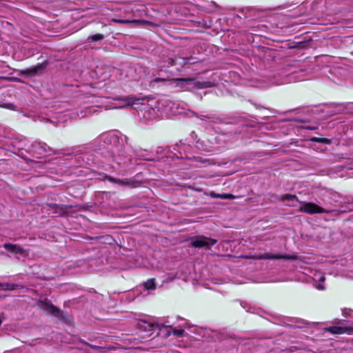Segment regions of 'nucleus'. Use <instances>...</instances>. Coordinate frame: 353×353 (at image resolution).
Segmentation results:
<instances>
[{
	"instance_id": "17",
	"label": "nucleus",
	"mask_w": 353,
	"mask_h": 353,
	"mask_svg": "<svg viewBox=\"0 0 353 353\" xmlns=\"http://www.w3.org/2000/svg\"><path fill=\"white\" fill-rule=\"evenodd\" d=\"M314 281H319L320 283L317 284L316 285V288L318 289V290H325V287L323 284H321V283H323L325 280V275L321 272H319L317 274H316L314 276Z\"/></svg>"
},
{
	"instance_id": "14",
	"label": "nucleus",
	"mask_w": 353,
	"mask_h": 353,
	"mask_svg": "<svg viewBox=\"0 0 353 353\" xmlns=\"http://www.w3.org/2000/svg\"><path fill=\"white\" fill-rule=\"evenodd\" d=\"M326 330L332 334H340L348 332L350 330H353V326H350V327L331 326V327L326 328Z\"/></svg>"
},
{
	"instance_id": "7",
	"label": "nucleus",
	"mask_w": 353,
	"mask_h": 353,
	"mask_svg": "<svg viewBox=\"0 0 353 353\" xmlns=\"http://www.w3.org/2000/svg\"><path fill=\"white\" fill-rule=\"evenodd\" d=\"M216 243V240L203 236H196L191 239V245L196 248H204L210 250Z\"/></svg>"
},
{
	"instance_id": "19",
	"label": "nucleus",
	"mask_w": 353,
	"mask_h": 353,
	"mask_svg": "<svg viewBox=\"0 0 353 353\" xmlns=\"http://www.w3.org/2000/svg\"><path fill=\"white\" fill-rule=\"evenodd\" d=\"M97 109L94 107H85L83 110H81L80 113L77 112L80 117H85L95 112Z\"/></svg>"
},
{
	"instance_id": "22",
	"label": "nucleus",
	"mask_w": 353,
	"mask_h": 353,
	"mask_svg": "<svg viewBox=\"0 0 353 353\" xmlns=\"http://www.w3.org/2000/svg\"><path fill=\"white\" fill-rule=\"evenodd\" d=\"M104 36L101 34H95L88 37L87 42H92L102 40Z\"/></svg>"
},
{
	"instance_id": "10",
	"label": "nucleus",
	"mask_w": 353,
	"mask_h": 353,
	"mask_svg": "<svg viewBox=\"0 0 353 353\" xmlns=\"http://www.w3.org/2000/svg\"><path fill=\"white\" fill-rule=\"evenodd\" d=\"M184 321V323L180 325L179 327H170V329L167 331L165 336H170L173 334L176 337H184L186 336L185 329H188L192 327V325L183 319H181Z\"/></svg>"
},
{
	"instance_id": "32",
	"label": "nucleus",
	"mask_w": 353,
	"mask_h": 353,
	"mask_svg": "<svg viewBox=\"0 0 353 353\" xmlns=\"http://www.w3.org/2000/svg\"><path fill=\"white\" fill-rule=\"evenodd\" d=\"M9 0H0V1H8Z\"/></svg>"
},
{
	"instance_id": "27",
	"label": "nucleus",
	"mask_w": 353,
	"mask_h": 353,
	"mask_svg": "<svg viewBox=\"0 0 353 353\" xmlns=\"http://www.w3.org/2000/svg\"><path fill=\"white\" fill-rule=\"evenodd\" d=\"M300 323V325H299L298 326L300 327H304L305 325H310L309 323H306V322H299Z\"/></svg>"
},
{
	"instance_id": "24",
	"label": "nucleus",
	"mask_w": 353,
	"mask_h": 353,
	"mask_svg": "<svg viewBox=\"0 0 353 353\" xmlns=\"http://www.w3.org/2000/svg\"><path fill=\"white\" fill-rule=\"evenodd\" d=\"M219 199H232L235 197L232 194H221L219 195Z\"/></svg>"
},
{
	"instance_id": "29",
	"label": "nucleus",
	"mask_w": 353,
	"mask_h": 353,
	"mask_svg": "<svg viewBox=\"0 0 353 353\" xmlns=\"http://www.w3.org/2000/svg\"><path fill=\"white\" fill-rule=\"evenodd\" d=\"M221 194H216V193H214V192H211L210 193V196L212 197V198H219V195H220Z\"/></svg>"
},
{
	"instance_id": "1",
	"label": "nucleus",
	"mask_w": 353,
	"mask_h": 353,
	"mask_svg": "<svg viewBox=\"0 0 353 353\" xmlns=\"http://www.w3.org/2000/svg\"><path fill=\"white\" fill-rule=\"evenodd\" d=\"M127 139L119 132L112 131L101 134L95 142L100 144L99 150L103 156L121 165L131 159L126 151Z\"/></svg>"
},
{
	"instance_id": "3",
	"label": "nucleus",
	"mask_w": 353,
	"mask_h": 353,
	"mask_svg": "<svg viewBox=\"0 0 353 353\" xmlns=\"http://www.w3.org/2000/svg\"><path fill=\"white\" fill-rule=\"evenodd\" d=\"M164 112H170L173 114H185L188 117L194 116L196 117L201 120L208 119L212 121H214V117L205 115H199L195 112L190 110L189 109L188 105L183 101H171L164 100Z\"/></svg>"
},
{
	"instance_id": "18",
	"label": "nucleus",
	"mask_w": 353,
	"mask_h": 353,
	"mask_svg": "<svg viewBox=\"0 0 353 353\" xmlns=\"http://www.w3.org/2000/svg\"><path fill=\"white\" fill-rule=\"evenodd\" d=\"M19 285L11 283H0V288L4 291H12L19 288Z\"/></svg>"
},
{
	"instance_id": "28",
	"label": "nucleus",
	"mask_w": 353,
	"mask_h": 353,
	"mask_svg": "<svg viewBox=\"0 0 353 353\" xmlns=\"http://www.w3.org/2000/svg\"><path fill=\"white\" fill-rule=\"evenodd\" d=\"M152 81H154V82H161V81H163L164 79H163V78H154L152 79Z\"/></svg>"
},
{
	"instance_id": "21",
	"label": "nucleus",
	"mask_w": 353,
	"mask_h": 353,
	"mask_svg": "<svg viewBox=\"0 0 353 353\" xmlns=\"http://www.w3.org/2000/svg\"><path fill=\"white\" fill-rule=\"evenodd\" d=\"M144 288L147 290H154L156 288V284L154 279H150L144 283Z\"/></svg>"
},
{
	"instance_id": "15",
	"label": "nucleus",
	"mask_w": 353,
	"mask_h": 353,
	"mask_svg": "<svg viewBox=\"0 0 353 353\" xmlns=\"http://www.w3.org/2000/svg\"><path fill=\"white\" fill-rule=\"evenodd\" d=\"M111 21L114 22V23H121V24H135V25H139V24H141L143 23V21H141V20H129V19H121V18H118V17H113L111 19Z\"/></svg>"
},
{
	"instance_id": "12",
	"label": "nucleus",
	"mask_w": 353,
	"mask_h": 353,
	"mask_svg": "<svg viewBox=\"0 0 353 353\" xmlns=\"http://www.w3.org/2000/svg\"><path fill=\"white\" fill-rule=\"evenodd\" d=\"M3 248L6 250H7L8 252H10L11 253L18 254L21 256L25 255L24 249L22 248L19 245L6 243L3 245Z\"/></svg>"
},
{
	"instance_id": "5",
	"label": "nucleus",
	"mask_w": 353,
	"mask_h": 353,
	"mask_svg": "<svg viewBox=\"0 0 353 353\" xmlns=\"http://www.w3.org/2000/svg\"><path fill=\"white\" fill-rule=\"evenodd\" d=\"M30 151L37 158L44 157L54 153V150L50 147L41 141L33 142L30 145Z\"/></svg>"
},
{
	"instance_id": "2",
	"label": "nucleus",
	"mask_w": 353,
	"mask_h": 353,
	"mask_svg": "<svg viewBox=\"0 0 353 353\" xmlns=\"http://www.w3.org/2000/svg\"><path fill=\"white\" fill-rule=\"evenodd\" d=\"M116 99L123 102V105L121 108L141 105V108L138 111V115L145 121L154 119L159 117L162 112H164V100L163 99L154 102V104L145 103L144 98L133 95L118 97Z\"/></svg>"
},
{
	"instance_id": "8",
	"label": "nucleus",
	"mask_w": 353,
	"mask_h": 353,
	"mask_svg": "<svg viewBox=\"0 0 353 353\" xmlns=\"http://www.w3.org/2000/svg\"><path fill=\"white\" fill-rule=\"evenodd\" d=\"M177 85L185 89H190L192 88H203L210 87V82H203L201 85H199L198 82L195 79L192 78H181L176 79Z\"/></svg>"
},
{
	"instance_id": "26",
	"label": "nucleus",
	"mask_w": 353,
	"mask_h": 353,
	"mask_svg": "<svg viewBox=\"0 0 353 353\" xmlns=\"http://www.w3.org/2000/svg\"><path fill=\"white\" fill-rule=\"evenodd\" d=\"M312 140L314 141L321 142V143H324L325 142L324 141V140H325L324 139H320V138H313Z\"/></svg>"
},
{
	"instance_id": "20",
	"label": "nucleus",
	"mask_w": 353,
	"mask_h": 353,
	"mask_svg": "<svg viewBox=\"0 0 353 353\" xmlns=\"http://www.w3.org/2000/svg\"><path fill=\"white\" fill-rule=\"evenodd\" d=\"M109 180L120 186H129L130 185L128 179H114L110 177Z\"/></svg>"
},
{
	"instance_id": "11",
	"label": "nucleus",
	"mask_w": 353,
	"mask_h": 353,
	"mask_svg": "<svg viewBox=\"0 0 353 353\" xmlns=\"http://www.w3.org/2000/svg\"><path fill=\"white\" fill-rule=\"evenodd\" d=\"M40 306L42 309L45 310L52 315L57 318H63V313L61 310L57 308L56 306L52 304V303L47 299L40 301Z\"/></svg>"
},
{
	"instance_id": "9",
	"label": "nucleus",
	"mask_w": 353,
	"mask_h": 353,
	"mask_svg": "<svg viewBox=\"0 0 353 353\" xmlns=\"http://www.w3.org/2000/svg\"><path fill=\"white\" fill-rule=\"evenodd\" d=\"M256 259H285V260H301L297 255H289V254H271V253H263L259 254L254 256Z\"/></svg>"
},
{
	"instance_id": "31",
	"label": "nucleus",
	"mask_w": 353,
	"mask_h": 353,
	"mask_svg": "<svg viewBox=\"0 0 353 353\" xmlns=\"http://www.w3.org/2000/svg\"><path fill=\"white\" fill-rule=\"evenodd\" d=\"M92 100H91L90 101H91V102H94V97H92Z\"/></svg>"
},
{
	"instance_id": "13",
	"label": "nucleus",
	"mask_w": 353,
	"mask_h": 353,
	"mask_svg": "<svg viewBox=\"0 0 353 353\" xmlns=\"http://www.w3.org/2000/svg\"><path fill=\"white\" fill-rule=\"evenodd\" d=\"M172 149L174 151L173 154L174 157L177 159L188 158L186 155L183 154V152L185 151V146L183 145L181 143H176L174 145L172 146Z\"/></svg>"
},
{
	"instance_id": "23",
	"label": "nucleus",
	"mask_w": 353,
	"mask_h": 353,
	"mask_svg": "<svg viewBox=\"0 0 353 353\" xmlns=\"http://www.w3.org/2000/svg\"><path fill=\"white\" fill-rule=\"evenodd\" d=\"M282 200L283 201H298V199L295 195L289 194L283 195L282 196Z\"/></svg>"
},
{
	"instance_id": "4",
	"label": "nucleus",
	"mask_w": 353,
	"mask_h": 353,
	"mask_svg": "<svg viewBox=\"0 0 353 353\" xmlns=\"http://www.w3.org/2000/svg\"><path fill=\"white\" fill-rule=\"evenodd\" d=\"M298 61H295L294 64L287 65L282 68L278 74L281 77V79L272 82L273 84H283L291 83L292 81H301L302 79L297 74Z\"/></svg>"
},
{
	"instance_id": "16",
	"label": "nucleus",
	"mask_w": 353,
	"mask_h": 353,
	"mask_svg": "<svg viewBox=\"0 0 353 353\" xmlns=\"http://www.w3.org/2000/svg\"><path fill=\"white\" fill-rule=\"evenodd\" d=\"M45 208L49 211V214H60L63 212V208L54 203L47 204Z\"/></svg>"
},
{
	"instance_id": "30",
	"label": "nucleus",
	"mask_w": 353,
	"mask_h": 353,
	"mask_svg": "<svg viewBox=\"0 0 353 353\" xmlns=\"http://www.w3.org/2000/svg\"><path fill=\"white\" fill-rule=\"evenodd\" d=\"M175 61H175L174 59H170V65H175Z\"/></svg>"
},
{
	"instance_id": "25",
	"label": "nucleus",
	"mask_w": 353,
	"mask_h": 353,
	"mask_svg": "<svg viewBox=\"0 0 353 353\" xmlns=\"http://www.w3.org/2000/svg\"><path fill=\"white\" fill-rule=\"evenodd\" d=\"M194 159L199 162H201V163H206L208 162V160L207 159H203L202 157H194Z\"/></svg>"
},
{
	"instance_id": "6",
	"label": "nucleus",
	"mask_w": 353,
	"mask_h": 353,
	"mask_svg": "<svg viewBox=\"0 0 353 353\" xmlns=\"http://www.w3.org/2000/svg\"><path fill=\"white\" fill-rule=\"evenodd\" d=\"M300 205L299 211L308 214H328L331 212V210L323 208L314 203L301 201Z\"/></svg>"
}]
</instances>
